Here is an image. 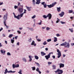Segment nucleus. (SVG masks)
I'll use <instances>...</instances> for the list:
<instances>
[{"label": "nucleus", "mask_w": 74, "mask_h": 74, "mask_svg": "<svg viewBox=\"0 0 74 74\" xmlns=\"http://www.w3.org/2000/svg\"><path fill=\"white\" fill-rule=\"evenodd\" d=\"M47 42H46V41H45L43 43V45H47Z\"/></svg>", "instance_id": "obj_42"}, {"label": "nucleus", "mask_w": 74, "mask_h": 74, "mask_svg": "<svg viewBox=\"0 0 74 74\" xmlns=\"http://www.w3.org/2000/svg\"><path fill=\"white\" fill-rule=\"evenodd\" d=\"M18 8V6L15 5L14 6V9H16V8Z\"/></svg>", "instance_id": "obj_46"}, {"label": "nucleus", "mask_w": 74, "mask_h": 74, "mask_svg": "<svg viewBox=\"0 0 74 74\" xmlns=\"http://www.w3.org/2000/svg\"><path fill=\"white\" fill-rule=\"evenodd\" d=\"M12 67L13 69H15V68H16V65L14 64H12Z\"/></svg>", "instance_id": "obj_29"}, {"label": "nucleus", "mask_w": 74, "mask_h": 74, "mask_svg": "<svg viewBox=\"0 0 74 74\" xmlns=\"http://www.w3.org/2000/svg\"><path fill=\"white\" fill-rule=\"evenodd\" d=\"M2 36L3 37H6L5 35V34H2Z\"/></svg>", "instance_id": "obj_56"}, {"label": "nucleus", "mask_w": 74, "mask_h": 74, "mask_svg": "<svg viewBox=\"0 0 74 74\" xmlns=\"http://www.w3.org/2000/svg\"><path fill=\"white\" fill-rule=\"evenodd\" d=\"M37 40L39 42H40V41H41V39H39V38H38V39H37Z\"/></svg>", "instance_id": "obj_49"}, {"label": "nucleus", "mask_w": 74, "mask_h": 74, "mask_svg": "<svg viewBox=\"0 0 74 74\" xmlns=\"http://www.w3.org/2000/svg\"><path fill=\"white\" fill-rule=\"evenodd\" d=\"M56 36H57V37H59L60 36V35L59 34H56Z\"/></svg>", "instance_id": "obj_58"}, {"label": "nucleus", "mask_w": 74, "mask_h": 74, "mask_svg": "<svg viewBox=\"0 0 74 74\" xmlns=\"http://www.w3.org/2000/svg\"><path fill=\"white\" fill-rule=\"evenodd\" d=\"M18 6H21V3L19 2H18Z\"/></svg>", "instance_id": "obj_44"}, {"label": "nucleus", "mask_w": 74, "mask_h": 74, "mask_svg": "<svg viewBox=\"0 0 74 74\" xmlns=\"http://www.w3.org/2000/svg\"><path fill=\"white\" fill-rule=\"evenodd\" d=\"M5 72H4V74H7V73H15L16 72V71H12V70L8 71V70H7V69H6L5 70Z\"/></svg>", "instance_id": "obj_3"}, {"label": "nucleus", "mask_w": 74, "mask_h": 74, "mask_svg": "<svg viewBox=\"0 0 74 74\" xmlns=\"http://www.w3.org/2000/svg\"><path fill=\"white\" fill-rule=\"evenodd\" d=\"M47 17H49V19H51L52 18V15L51 14H49L47 15Z\"/></svg>", "instance_id": "obj_13"}, {"label": "nucleus", "mask_w": 74, "mask_h": 74, "mask_svg": "<svg viewBox=\"0 0 74 74\" xmlns=\"http://www.w3.org/2000/svg\"><path fill=\"white\" fill-rule=\"evenodd\" d=\"M51 54H53V52H50L47 55L45 56V57L46 58V60H48L49 58H50V57L51 56Z\"/></svg>", "instance_id": "obj_4"}, {"label": "nucleus", "mask_w": 74, "mask_h": 74, "mask_svg": "<svg viewBox=\"0 0 74 74\" xmlns=\"http://www.w3.org/2000/svg\"><path fill=\"white\" fill-rule=\"evenodd\" d=\"M58 65H59L60 69L63 68L64 67V64L62 63L58 64Z\"/></svg>", "instance_id": "obj_8"}, {"label": "nucleus", "mask_w": 74, "mask_h": 74, "mask_svg": "<svg viewBox=\"0 0 74 74\" xmlns=\"http://www.w3.org/2000/svg\"><path fill=\"white\" fill-rule=\"evenodd\" d=\"M29 59H32V58H33V56H29Z\"/></svg>", "instance_id": "obj_40"}, {"label": "nucleus", "mask_w": 74, "mask_h": 74, "mask_svg": "<svg viewBox=\"0 0 74 74\" xmlns=\"http://www.w3.org/2000/svg\"><path fill=\"white\" fill-rule=\"evenodd\" d=\"M69 30L70 31L71 33H73V28H69Z\"/></svg>", "instance_id": "obj_23"}, {"label": "nucleus", "mask_w": 74, "mask_h": 74, "mask_svg": "<svg viewBox=\"0 0 74 74\" xmlns=\"http://www.w3.org/2000/svg\"><path fill=\"white\" fill-rule=\"evenodd\" d=\"M47 42H50L51 41V39H48L47 40Z\"/></svg>", "instance_id": "obj_45"}, {"label": "nucleus", "mask_w": 74, "mask_h": 74, "mask_svg": "<svg viewBox=\"0 0 74 74\" xmlns=\"http://www.w3.org/2000/svg\"><path fill=\"white\" fill-rule=\"evenodd\" d=\"M59 15L60 17H63L64 15V12H62Z\"/></svg>", "instance_id": "obj_11"}, {"label": "nucleus", "mask_w": 74, "mask_h": 74, "mask_svg": "<svg viewBox=\"0 0 74 74\" xmlns=\"http://www.w3.org/2000/svg\"><path fill=\"white\" fill-rule=\"evenodd\" d=\"M7 55H8V56H11V54L10 53L8 52L7 53Z\"/></svg>", "instance_id": "obj_32"}, {"label": "nucleus", "mask_w": 74, "mask_h": 74, "mask_svg": "<svg viewBox=\"0 0 74 74\" xmlns=\"http://www.w3.org/2000/svg\"><path fill=\"white\" fill-rule=\"evenodd\" d=\"M61 62H62V63H64V60H61Z\"/></svg>", "instance_id": "obj_53"}, {"label": "nucleus", "mask_w": 74, "mask_h": 74, "mask_svg": "<svg viewBox=\"0 0 74 74\" xmlns=\"http://www.w3.org/2000/svg\"><path fill=\"white\" fill-rule=\"evenodd\" d=\"M32 70H33V71L36 70V67H35V66L32 67Z\"/></svg>", "instance_id": "obj_39"}, {"label": "nucleus", "mask_w": 74, "mask_h": 74, "mask_svg": "<svg viewBox=\"0 0 74 74\" xmlns=\"http://www.w3.org/2000/svg\"><path fill=\"white\" fill-rule=\"evenodd\" d=\"M45 4V2H43L41 3L42 5H43Z\"/></svg>", "instance_id": "obj_43"}, {"label": "nucleus", "mask_w": 74, "mask_h": 74, "mask_svg": "<svg viewBox=\"0 0 74 74\" xmlns=\"http://www.w3.org/2000/svg\"><path fill=\"white\" fill-rule=\"evenodd\" d=\"M26 10L25 9H24V12L23 13V14H26Z\"/></svg>", "instance_id": "obj_47"}, {"label": "nucleus", "mask_w": 74, "mask_h": 74, "mask_svg": "<svg viewBox=\"0 0 74 74\" xmlns=\"http://www.w3.org/2000/svg\"><path fill=\"white\" fill-rule=\"evenodd\" d=\"M71 44L72 47H73V45H74V43H71Z\"/></svg>", "instance_id": "obj_59"}, {"label": "nucleus", "mask_w": 74, "mask_h": 74, "mask_svg": "<svg viewBox=\"0 0 74 74\" xmlns=\"http://www.w3.org/2000/svg\"><path fill=\"white\" fill-rule=\"evenodd\" d=\"M40 53L41 56H45V55H46V53L42 51H41L40 52Z\"/></svg>", "instance_id": "obj_16"}, {"label": "nucleus", "mask_w": 74, "mask_h": 74, "mask_svg": "<svg viewBox=\"0 0 74 74\" xmlns=\"http://www.w3.org/2000/svg\"><path fill=\"white\" fill-rule=\"evenodd\" d=\"M32 4L34 5H35V4H36L35 0H32Z\"/></svg>", "instance_id": "obj_24"}, {"label": "nucleus", "mask_w": 74, "mask_h": 74, "mask_svg": "<svg viewBox=\"0 0 74 74\" xmlns=\"http://www.w3.org/2000/svg\"><path fill=\"white\" fill-rule=\"evenodd\" d=\"M54 72H55L56 73H58V74H63V71L62 70L58 69L56 71H55Z\"/></svg>", "instance_id": "obj_2"}, {"label": "nucleus", "mask_w": 74, "mask_h": 74, "mask_svg": "<svg viewBox=\"0 0 74 74\" xmlns=\"http://www.w3.org/2000/svg\"><path fill=\"white\" fill-rule=\"evenodd\" d=\"M8 17V13H6L3 15V19L4 21H6L7 19V17Z\"/></svg>", "instance_id": "obj_5"}, {"label": "nucleus", "mask_w": 74, "mask_h": 74, "mask_svg": "<svg viewBox=\"0 0 74 74\" xmlns=\"http://www.w3.org/2000/svg\"><path fill=\"white\" fill-rule=\"evenodd\" d=\"M46 30H47V31L49 30H50V28L48 27H46Z\"/></svg>", "instance_id": "obj_37"}, {"label": "nucleus", "mask_w": 74, "mask_h": 74, "mask_svg": "<svg viewBox=\"0 0 74 74\" xmlns=\"http://www.w3.org/2000/svg\"><path fill=\"white\" fill-rule=\"evenodd\" d=\"M48 64H49V65H50V64H52V62H48Z\"/></svg>", "instance_id": "obj_48"}, {"label": "nucleus", "mask_w": 74, "mask_h": 74, "mask_svg": "<svg viewBox=\"0 0 74 74\" xmlns=\"http://www.w3.org/2000/svg\"><path fill=\"white\" fill-rule=\"evenodd\" d=\"M0 52L1 53H2V54H3V55H5V50L4 49H2L1 50Z\"/></svg>", "instance_id": "obj_9"}, {"label": "nucleus", "mask_w": 74, "mask_h": 74, "mask_svg": "<svg viewBox=\"0 0 74 74\" xmlns=\"http://www.w3.org/2000/svg\"><path fill=\"white\" fill-rule=\"evenodd\" d=\"M56 4H57V2H55L50 5H47V4H45L43 5V6L44 8H47V6L49 8H52V7H54V6H55V5Z\"/></svg>", "instance_id": "obj_1"}, {"label": "nucleus", "mask_w": 74, "mask_h": 74, "mask_svg": "<svg viewBox=\"0 0 74 74\" xmlns=\"http://www.w3.org/2000/svg\"><path fill=\"white\" fill-rule=\"evenodd\" d=\"M34 58L35 59H36V60H38V59H39V58L38 57V56H35Z\"/></svg>", "instance_id": "obj_22"}, {"label": "nucleus", "mask_w": 74, "mask_h": 74, "mask_svg": "<svg viewBox=\"0 0 74 74\" xmlns=\"http://www.w3.org/2000/svg\"><path fill=\"white\" fill-rule=\"evenodd\" d=\"M45 51H47L48 50V48H46L45 49Z\"/></svg>", "instance_id": "obj_61"}, {"label": "nucleus", "mask_w": 74, "mask_h": 74, "mask_svg": "<svg viewBox=\"0 0 74 74\" xmlns=\"http://www.w3.org/2000/svg\"><path fill=\"white\" fill-rule=\"evenodd\" d=\"M29 30L31 31H33L34 30V29H33V28H30V29H29Z\"/></svg>", "instance_id": "obj_52"}, {"label": "nucleus", "mask_w": 74, "mask_h": 74, "mask_svg": "<svg viewBox=\"0 0 74 74\" xmlns=\"http://www.w3.org/2000/svg\"><path fill=\"white\" fill-rule=\"evenodd\" d=\"M52 58L53 59H55V56H52Z\"/></svg>", "instance_id": "obj_63"}, {"label": "nucleus", "mask_w": 74, "mask_h": 74, "mask_svg": "<svg viewBox=\"0 0 74 74\" xmlns=\"http://www.w3.org/2000/svg\"><path fill=\"white\" fill-rule=\"evenodd\" d=\"M16 45H17V46H19V42H18L17 43Z\"/></svg>", "instance_id": "obj_54"}, {"label": "nucleus", "mask_w": 74, "mask_h": 74, "mask_svg": "<svg viewBox=\"0 0 74 74\" xmlns=\"http://www.w3.org/2000/svg\"><path fill=\"white\" fill-rule=\"evenodd\" d=\"M17 33H18V34H21V32L20 31L18 30L17 31Z\"/></svg>", "instance_id": "obj_51"}, {"label": "nucleus", "mask_w": 74, "mask_h": 74, "mask_svg": "<svg viewBox=\"0 0 74 74\" xmlns=\"http://www.w3.org/2000/svg\"><path fill=\"white\" fill-rule=\"evenodd\" d=\"M31 45H34V47H36V43H35V42L34 40H33L31 43Z\"/></svg>", "instance_id": "obj_12"}, {"label": "nucleus", "mask_w": 74, "mask_h": 74, "mask_svg": "<svg viewBox=\"0 0 74 74\" xmlns=\"http://www.w3.org/2000/svg\"><path fill=\"white\" fill-rule=\"evenodd\" d=\"M54 42H56V41H58V39L56 37H54Z\"/></svg>", "instance_id": "obj_21"}, {"label": "nucleus", "mask_w": 74, "mask_h": 74, "mask_svg": "<svg viewBox=\"0 0 74 74\" xmlns=\"http://www.w3.org/2000/svg\"><path fill=\"white\" fill-rule=\"evenodd\" d=\"M13 14L14 15V18H16V19H17V16H16V15H15V13L14 12H13Z\"/></svg>", "instance_id": "obj_26"}, {"label": "nucleus", "mask_w": 74, "mask_h": 74, "mask_svg": "<svg viewBox=\"0 0 74 74\" xmlns=\"http://www.w3.org/2000/svg\"><path fill=\"white\" fill-rule=\"evenodd\" d=\"M57 11H58V12H60V11H61L60 10V9H61V8H60V7H59V8H57Z\"/></svg>", "instance_id": "obj_18"}, {"label": "nucleus", "mask_w": 74, "mask_h": 74, "mask_svg": "<svg viewBox=\"0 0 74 74\" xmlns=\"http://www.w3.org/2000/svg\"><path fill=\"white\" fill-rule=\"evenodd\" d=\"M43 18H45V19H47V16H46V15H44L42 16Z\"/></svg>", "instance_id": "obj_30"}, {"label": "nucleus", "mask_w": 74, "mask_h": 74, "mask_svg": "<svg viewBox=\"0 0 74 74\" xmlns=\"http://www.w3.org/2000/svg\"><path fill=\"white\" fill-rule=\"evenodd\" d=\"M36 71L38 72V71H40V69H39V68H38V67L36 69Z\"/></svg>", "instance_id": "obj_35"}, {"label": "nucleus", "mask_w": 74, "mask_h": 74, "mask_svg": "<svg viewBox=\"0 0 74 74\" xmlns=\"http://www.w3.org/2000/svg\"><path fill=\"white\" fill-rule=\"evenodd\" d=\"M68 12H69V13L70 14H71V13H73V10H69L68 11Z\"/></svg>", "instance_id": "obj_25"}, {"label": "nucleus", "mask_w": 74, "mask_h": 74, "mask_svg": "<svg viewBox=\"0 0 74 74\" xmlns=\"http://www.w3.org/2000/svg\"><path fill=\"white\" fill-rule=\"evenodd\" d=\"M62 56L64 58V57H65V56H66V55H65V54H63Z\"/></svg>", "instance_id": "obj_64"}, {"label": "nucleus", "mask_w": 74, "mask_h": 74, "mask_svg": "<svg viewBox=\"0 0 74 74\" xmlns=\"http://www.w3.org/2000/svg\"><path fill=\"white\" fill-rule=\"evenodd\" d=\"M36 15H34L33 16H32L31 17V18L32 19H34V18H36Z\"/></svg>", "instance_id": "obj_34"}, {"label": "nucleus", "mask_w": 74, "mask_h": 74, "mask_svg": "<svg viewBox=\"0 0 74 74\" xmlns=\"http://www.w3.org/2000/svg\"><path fill=\"white\" fill-rule=\"evenodd\" d=\"M35 64H36V65L37 66H40V64L38 63V62H35Z\"/></svg>", "instance_id": "obj_38"}, {"label": "nucleus", "mask_w": 74, "mask_h": 74, "mask_svg": "<svg viewBox=\"0 0 74 74\" xmlns=\"http://www.w3.org/2000/svg\"><path fill=\"white\" fill-rule=\"evenodd\" d=\"M13 36V34H10L8 36L9 38H11Z\"/></svg>", "instance_id": "obj_28"}, {"label": "nucleus", "mask_w": 74, "mask_h": 74, "mask_svg": "<svg viewBox=\"0 0 74 74\" xmlns=\"http://www.w3.org/2000/svg\"><path fill=\"white\" fill-rule=\"evenodd\" d=\"M0 3L1 2H0V5H3V2H2L1 3Z\"/></svg>", "instance_id": "obj_60"}, {"label": "nucleus", "mask_w": 74, "mask_h": 74, "mask_svg": "<svg viewBox=\"0 0 74 74\" xmlns=\"http://www.w3.org/2000/svg\"><path fill=\"white\" fill-rule=\"evenodd\" d=\"M67 42H64L62 44H60L61 46H65L67 45Z\"/></svg>", "instance_id": "obj_14"}, {"label": "nucleus", "mask_w": 74, "mask_h": 74, "mask_svg": "<svg viewBox=\"0 0 74 74\" xmlns=\"http://www.w3.org/2000/svg\"><path fill=\"white\" fill-rule=\"evenodd\" d=\"M42 24V21L41 20H40V22L39 23H38V25H41Z\"/></svg>", "instance_id": "obj_31"}, {"label": "nucleus", "mask_w": 74, "mask_h": 74, "mask_svg": "<svg viewBox=\"0 0 74 74\" xmlns=\"http://www.w3.org/2000/svg\"><path fill=\"white\" fill-rule=\"evenodd\" d=\"M18 11L20 13H22L23 12V8H19Z\"/></svg>", "instance_id": "obj_10"}, {"label": "nucleus", "mask_w": 74, "mask_h": 74, "mask_svg": "<svg viewBox=\"0 0 74 74\" xmlns=\"http://www.w3.org/2000/svg\"><path fill=\"white\" fill-rule=\"evenodd\" d=\"M23 61L25 62V63L27 62V60H26V59L25 58H23L22 59Z\"/></svg>", "instance_id": "obj_20"}, {"label": "nucleus", "mask_w": 74, "mask_h": 74, "mask_svg": "<svg viewBox=\"0 0 74 74\" xmlns=\"http://www.w3.org/2000/svg\"><path fill=\"white\" fill-rule=\"evenodd\" d=\"M26 8L27 9V10L28 11H30L31 10V8H32L31 7H27V6H26Z\"/></svg>", "instance_id": "obj_17"}, {"label": "nucleus", "mask_w": 74, "mask_h": 74, "mask_svg": "<svg viewBox=\"0 0 74 74\" xmlns=\"http://www.w3.org/2000/svg\"><path fill=\"white\" fill-rule=\"evenodd\" d=\"M61 23V24H62V25H63V24H66V22H63V21H60V22Z\"/></svg>", "instance_id": "obj_36"}, {"label": "nucleus", "mask_w": 74, "mask_h": 74, "mask_svg": "<svg viewBox=\"0 0 74 74\" xmlns=\"http://www.w3.org/2000/svg\"><path fill=\"white\" fill-rule=\"evenodd\" d=\"M28 41V42H32V38H31L29 39Z\"/></svg>", "instance_id": "obj_27"}, {"label": "nucleus", "mask_w": 74, "mask_h": 74, "mask_svg": "<svg viewBox=\"0 0 74 74\" xmlns=\"http://www.w3.org/2000/svg\"><path fill=\"white\" fill-rule=\"evenodd\" d=\"M3 23L5 25V26H6L7 25L6 23L5 22V21H4L3 22Z\"/></svg>", "instance_id": "obj_55"}, {"label": "nucleus", "mask_w": 74, "mask_h": 74, "mask_svg": "<svg viewBox=\"0 0 74 74\" xmlns=\"http://www.w3.org/2000/svg\"><path fill=\"white\" fill-rule=\"evenodd\" d=\"M18 36H16L15 37H14V38H15V39H16V40H17V38H18Z\"/></svg>", "instance_id": "obj_57"}, {"label": "nucleus", "mask_w": 74, "mask_h": 74, "mask_svg": "<svg viewBox=\"0 0 74 74\" xmlns=\"http://www.w3.org/2000/svg\"><path fill=\"white\" fill-rule=\"evenodd\" d=\"M40 3H41V2H40V1H39L38 0H36V4L39 5L40 4Z\"/></svg>", "instance_id": "obj_19"}, {"label": "nucleus", "mask_w": 74, "mask_h": 74, "mask_svg": "<svg viewBox=\"0 0 74 74\" xmlns=\"http://www.w3.org/2000/svg\"><path fill=\"white\" fill-rule=\"evenodd\" d=\"M65 48H70V44L69 43H67L66 46H64Z\"/></svg>", "instance_id": "obj_15"}, {"label": "nucleus", "mask_w": 74, "mask_h": 74, "mask_svg": "<svg viewBox=\"0 0 74 74\" xmlns=\"http://www.w3.org/2000/svg\"><path fill=\"white\" fill-rule=\"evenodd\" d=\"M11 42L12 43V44H13L14 42V40L13 39H11Z\"/></svg>", "instance_id": "obj_33"}, {"label": "nucleus", "mask_w": 74, "mask_h": 74, "mask_svg": "<svg viewBox=\"0 0 74 74\" xmlns=\"http://www.w3.org/2000/svg\"><path fill=\"white\" fill-rule=\"evenodd\" d=\"M23 13L20 14V15H18L17 16V19H18V20H19V19H20V18H21L19 17L20 16V17H23Z\"/></svg>", "instance_id": "obj_7"}, {"label": "nucleus", "mask_w": 74, "mask_h": 74, "mask_svg": "<svg viewBox=\"0 0 74 74\" xmlns=\"http://www.w3.org/2000/svg\"><path fill=\"white\" fill-rule=\"evenodd\" d=\"M19 67V64H17L16 65V68H18Z\"/></svg>", "instance_id": "obj_41"}, {"label": "nucleus", "mask_w": 74, "mask_h": 74, "mask_svg": "<svg viewBox=\"0 0 74 74\" xmlns=\"http://www.w3.org/2000/svg\"><path fill=\"white\" fill-rule=\"evenodd\" d=\"M57 52H58V56L57 57L58 58H60V56H61V52L60 51V50H59V49H57Z\"/></svg>", "instance_id": "obj_6"}, {"label": "nucleus", "mask_w": 74, "mask_h": 74, "mask_svg": "<svg viewBox=\"0 0 74 74\" xmlns=\"http://www.w3.org/2000/svg\"><path fill=\"white\" fill-rule=\"evenodd\" d=\"M22 71V70H20L19 72H18V73H21Z\"/></svg>", "instance_id": "obj_50"}, {"label": "nucleus", "mask_w": 74, "mask_h": 74, "mask_svg": "<svg viewBox=\"0 0 74 74\" xmlns=\"http://www.w3.org/2000/svg\"><path fill=\"white\" fill-rule=\"evenodd\" d=\"M19 30H22L23 29V27H20L19 28Z\"/></svg>", "instance_id": "obj_62"}]
</instances>
